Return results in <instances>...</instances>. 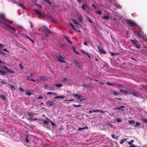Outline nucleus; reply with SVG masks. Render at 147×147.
Returning a JSON list of instances; mask_svg holds the SVG:
<instances>
[{
  "instance_id": "nucleus-58",
  "label": "nucleus",
  "mask_w": 147,
  "mask_h": 147,
  "mask_svg": "<svg viewBox=\"0 0 147 147\" xmlns=\"http://www.w3.org/2000/svg\"><path fill=\"white\" fill-rule=\"evenodd\" d=\"M4 47L2 45L0 44V47L1 48H3Z\"/></svg>"
},
{
  "instance_id": "nucleus-50",
  "label": "nucleus",
  "mask_w": 147,
  "mask_h": 147,
  "mask_svg": "<svg viewBox=\"0 0 147 147\" xmlns=\"http://www.w3.org/2000/svg\"><path fill=\"white\" fill-rule=\"evenodd\" d=\"M19 66L21 69H23V67L21 64H20L19 65Z\"/></svg>"
},
{
  "instance_id": "nucleus-51",
  "label": "nucleus",
  "mask_w": 147,
  "mask_h": 147,
  "mask_svg": "<svg viewBox=\"0 0 147 147\" xmlns=\"http://www.w3.org/2000/svg\"><path fill=\"white\" fill-rule=\"evenodd\" d=\"M49 4H50L51 5V3L49 1H46Z\"/></svg>"
},
{
  "instance_id": "nucleus-38",
  "label": "nucleus",
  "mask_w": 147,
  "mask_h": 147,
  "mask_svg": "<svg viewBox=\"0 0 147 147\" xmlns=\"http://www.w3.org/2000/svg\"><path fill=\"white\" fill-rule=\"evenodd\" d=\"M73 106L75 107L76 108V107H79L81 106H82L81 105H73Z\"/></svg>"
},
{
  "instance_id": "nucleus-26",
  "label": "nucleus",
  "mask_w": 147,
  "mask_h": 147,
  "mask_svg": "<svg viewBox=\"0 0 147 147\" xmlns=\"http://www.w3.org/2000/svg\"><path fill=\"white\" fill-rule=\"evenodd\" d=\"M78 17L79 19L80 22H82V17L80 16H79Z\"/></svg>"
},
{
  "instance_id": "nucleus-15",
  "label": "nucleus",
  "mask_w": 147,
  "mask_h": 147,
  "mask_svg": "<svg viewBox=\"0 0 147 147\" xmlns=\"http://www.w3.org/2000/svg\"><path fill=\"white\" fill-rule=\"evenodd\" d=\"M72 21L73 22V23L75 24H76V26L77 27H78V25L80 26V25L79 24L75 19H73L72 20Z\"/></svg>"
},
{
  "instance_id": "nucleus-33",
  "label": "nucleus",
  "mask_w": 147,
  "mask_h": 147,
  "mask_svg": "<svg viewBox=\"0 0 147 147\" xmlns=\"http://www.w3.org/2000/svg\"><path fill=\"white\" fill-rule=\"evenodd\" d=\"M140 125V123L138 122H137L136 123V125L135 126V127H137L138 126H139Z\"/></svg>"
},
{
  "instance_id": "nucleus-59",
  "label": "nucleus",
  "mask_w": 147,
  "mask_h": 147,
  "mask_svg": "<svg viewBox=\"0 0 147 147\" xmlns=\"http://www.w3.org/2000/svg\"><path fill=\"white\" fill-rule=\"evenodd\" d=\"M88 19L90 23H92V21L90 18H88Z\"/></svg>"
},
{
  "instance_id": "nucleus-30",
  "label": "nucleus",
  "mask_w": 147,
  "mask_h": 147,
  "mask_svg": "<svg viewBox=\"0 0 147 147\" xmlns=\"http://www.w3.org/2000/svg\"><path fill=\"white\" fill-rule=\"evenodd\" d=\"M28 115L31 116H32L35 115L33 113L29 112L28 113Z\"/></svg>"
},
{
  "instance_id": "nucleus-42",
  "label": "nucleus",
  "mask_w": 147,
  "mask_h": 147,
  "mask_svg": "<svg viewBox=\"0 0 147 147\" xmlns=\"http://www.w3.org/2000/svg\"><path fill=\"white\" fill-rule=\"evenodd\" d=\"M19 90L22 92H23L24 91V89L21 87H20L19 89Z\"/></svg>"
},
{
  "instance_id": "nucleus-43",
  "label": "nucleus",
  "mask_w": 147,
  "mask_h": 147,
  "mask_svg": "<svg viewBox=\"0 0 147 147\" xmlns=\"http://www.w3.org/2000/svg\"><path fill=\"white\" fill-rule=\"evenodd\" d=\"M51 124L52 126H54L55 125V124L52 121H51Z\"/></svg>"
},
{
  "instance_id": "nucleus-8",
  "label": "nucleus",
  "mask_w": 147,
  "mask_h": 147,
  "mask_svg": "<svg viewBox=\"0 0 147 147\" xmlns=\"http://www.w3.org/2000/svg\"><path fill=\"white\" fill-rule=\"evenodd\" d=\"M131 42L133 43L135 45L136 47L138 48H140V46L139 45H138L136 44V43L137 42L135 40H131Z\"/></svg>"
},
{
  "instance_id": "nucleus-7",
  "label": "nucleus",
  "mask_w": 147,
  "mask_h": 147,
  "mask_svg": "<svg viewBox=\"0 0 147 147\" xmlns=\"http://www.w3.org/2000/svg\"><path fill=\"white\" fill-rule=\"evenodd\" d=\"M44 31L45 33V34L46 36H48V35L46 34L47 33H51L50 30L48 28H45L44 29Z\"/></svg>"
},
{
  "instance_id": "nucleus-54",
  "label": "nucleus",
  "mask_w": 147,
  "mask_h": 147,
  "mask_svg": "<svg viewBox=\"0 0 147 147\" xmlns=\"http://www.w3.org/2000/svg\"><path fill=\"white\" fill-rule=\"evenodd\" d=\"M52 94V92H48L47 93V95Z\"/></svg>"
},
{
  "instance_id": "nucleus-37",
  "label": "nucleus",
  "mask_w": 147,
  "mask_h": 147,
  "mask_svg": "<svg viewBox=\"0 0 147 147\" xmlns=\"http://www.w3.org/2000/svg\"><path fill=\"white\" fill-rule=\"evenodd\" d=\"M115 6L116 7L118 8H121V6L118 4H116L115 5Z\"/></svg>"
},
{
  "instance_id": "nucleus-56",
  "label": "nucleus",
  "mask_w": 147,
  "mask_h": 147,
  "mask_svg": "<svg viewBox=\"0 0 147 147\" xmlns=\"http://www.w3.org/2000/svg\"><path fill=\"white\" fill-rule=\"evenodd\" d=\"M29 39L30 40L32 43H34V41L31 38H29Z\"/></svg>"
},
{
  "instance_id": "nucleus-34",
  "label": "nucleus",
  "mask_w": 147,
  "mask_h": 147,
  "mask_svg": "<svg viewBox=\"0 0 147 147\" xmlns=\"http://www.w3.org/2000/svg\"><path fill=\"white\" fill-rule=\"evenodd\" d=\"M18 5L19 6H20V7H22L23 9H25V8L23 6L22 4H18Z\"/></svg>"
},
{
  "instance_id": "nucleus-39",
  "label": "nucleus",
  "mask_w": 147,
  "mask_h": 147,
  "mask_svg": "<svg viewBox=\"0 0 147 147\" xmlns=\"http://www.w3.org/2000/svg\"><path fill=\"white\" fill-rule=\"evenodd\" d=\"M107 125L109 127L111 128L113 127V125L111 123L108 124Z\"/></svg>"
},
{
  "instance_id": "nucleus-48",
  "label": "nucleus",
  "mask_w": 147,
  "mask_h": 147,
  "mask_svg": "<svg viewBox=\"0 0 147 147\" xmlns=\"http://www.w3.org/2000/svg\"><path fill=\"white\" fill-rule=\"evenodd\" d=\"M86 5H83L82 6V8L84 9H85V7H86Z\"/></svg>"
},
{
  "instance_id": "nucleus-25",
  "label": "nucleus",
  "mask_w": 147,
  "mask_h": 147,
  "mask_svg": "<svg viewBox=\"0 0 147 147\" xmlns=\"http://www.w3.org/2000/svg\"><path fill=\"white\" fill-rule=\"evenodd\" d=\"M55 86L57 87H61L62 86V85L61 84H57L55 85Z\"/></svg>"
},
{
  "instance_id": "nucleus-31",
  "label": "nucleus",
  "mask_w": 147,
  "mask_h": 147,
  "mask_svg": "<svg viewBox=\"0 0 147 147\" xmlns=\"http://www.w3.org/2000/svg\"><path fill=\"white\" fill-rule=\"evenodd\" d=\"M5 72L4 71H2L0 70V74L1 75H4L5 74Z\"/></svg>"
},
{
  "instance_id": "nucleus-10",
  "label": "nucleus",
  "mask_w": 147,
  "mask_h": 147,
  "mask_svg": "<svg viewBox=\"0 0 147 147\" xmlns=\"http://www.w3.org/2000/svg\"><path fill=\"white\" fill-rule=\"evenodd\" d=\"M47 105L48 107H51L53 105V102L51 101H48L46 102Z\"/></svg>"
},
{
  "instance_id": "nucleus-21",
  "label": "nucleus",
  "mask_w": 147,
  "mask_h": 147,
  "mask_svg": "<svg viewBox=\"0 0 147 147\" xmlns=\"http://www.w3.org/2000/svg\"><path fill=\"white\" fill-rule=\"evenodd\" d=\"M129 124H132L135 123V121L134 120H129Z\"/></svg>"
},
{
  "instance_id": "nucleus-17",
  "label": "nucleus",
  "mask_w": 147,
  "mask_h": 147,
  "mask_svg": "<svg viewBox=\"0 0 147 147\" xmlns=\"http://www.w3.org/2000/svg\"><path fill=\"white\" fill-rule=\"evenodd\" d=\"M7 85L9 86V87L11 89H14L15 88L14 86L13 85H11L9 83Z\"/></svg>"
},
{
  "instance_id": "nucleus-11",
  "label": "nucleus",
  "mask_w": 147,
  "mask_h": 147,
  "mask_svg": "<svg viewBox=\"0 0 147 147\" xmlns=\"http://www.w3.org/2000/svg\"><path fill=\"white\" fill-rule=\"evenodd\" d=\"M124 106H121L120 107H117L116 108H115L113 109V110H121L122 111H123V110L122 109V108H124Z\"/></svg>"
},
{
  "instance_id": "nucleus-4",
  "label": "nucleus",
  "mask_w": 147,
  "mask_h": 147,
  "mask_svg": "<svg viewBox=\"0 0 147 147\" xmlns=\"http://www.w3.org/2000/svg\"><path fill=\"white\" fill-rule=\"evenodd\" d=\"M57 59L59 62L62 63H66L65 61V58L60 56H58L57 57Z\"/></svg>"
},
{
  "instance_id": "nucleus-36",
  "label": "nucleus",
  "mask_w": 147,
  "mask_h": 147,
  "mask_svg": "<svg viewBox=\"0 0 147 147\" xmlns=\"http://www.w3.org/2000/svg\"><path fill=\"white\" fill-rule=\"evenodd\" d=\"M27 80H30V81H33L34 82H36V80L34 79H27Z\"/></svg>"
},
{
  "instance_id": "nucleus-2",
  "label": "nucleus",
  "mask_w": 147,
  "mask_h": 147,
  "mask_svg": "<svg viewBox=\"0 0 147 147\" xmlns=\"http://www.w3.org/2000/svg\"><path fill=\"white\" fill-rule=\"evenodd\" d=\"M138 35L141 38H143V40L144 41H146L147 38H146L144 37V34L143 33H142L141 32L138 31L137 33Z\"/></svg>"
},
{
  "instance_id": "nucleus-12",
  "label": "nucleus",
  "mask_w": 147,
  "mask_h": 147,
  "mask_svg": "<svg viewBox=\"0 0 147 147\" xmlns=\"http://www.w3.org/2000/svg\"><path fill=\"white\" fill-rule=\"evenodd\" d=\"M98 49L99 51L101 53H106L105 51L99 47L98 48Z\"/></svg>"
},
{
  "instance_id": "nucleus-63",
  "label": "nucleus",
  "mask_w": 147,
  "mask_h": 147,
  "mask_svg": "<svg viewBox=\"0 0 147 147\" xmlns=\"http://www.w3.org/2000/svg\"><path fill=\"white\" fill-rule=\"evenodd\" d=\"M131 146V147H136V146L135 145H134V144H132V145H131L130 146Z\"/></svg>"
},
{
  "instance_id": "nucleus-32",
  "label": "nucleus",
  "mask_w": 147,
  "mask_h": 147,
  "mask_svg": "<svg viewBox=\"0 0 147 147\" xmlns=\"http://www.w3.org/2000/svg\"><path fill=\"white\" fill-rule=\"evenodd\" d=\"M134 142V140H131V141H127V142L129 144H131Z\"/></svg>"
},
{
  "instance_id": "nucleus-20",
  "label": "nucleus",
  "mask_w": 147,
  "mask_h": 147,
  "mask_svg": "<svg viewBox=\"0 0 147 147\" xmlns=\"http://www.w3.org/2000/svg\"><path fill=\"white\" fill-rule=\"evenodd\" d=\"M142 120L144 123H147V119L144 118H142Z\"/></svg>"
},
{
  "instance_id": "nucleus-6",
  "label": "nucleus",
  "mask_w": 147,
  "mask_h": 147,
  "mask_svg": "<svg viewBox=\"0 0 147 147\" xmlns=\"http://www.w3.org/2000/svg\"><path fill=\"white\" fill-rule=\"evenodd\" d=\"M36 13L38 14L40 16L43 18L46 17L47 16V15L46 14L42 13L38 10H36Z\"/></svg>"
},
{
  "instance_id": "nucleus-53",
  "label": "nucleus",
  "mask_w": 147,
  "mask_h": 147,
  "mask_svg": "<svg viewBox=\"0 0 147 147\" xmlns=\"http://www.w3.org/2000/svg\"><path fill=\"white\" fill-rule=\"evenodd\" d=\"M100 112H101V113H104L106 111H101L100 110Z\"/></svg>"
},
{
  "instance_id": "nucleus-23",
  "label": "nucleus",
  "mask_w": 147,
  "mask_h": 147,
  "mask_svg": "<svg viewBox=\"0 0 147 147\" xmlns=\"http://www.w3.org/2000/svg\"><path fill=\"white\" fill-rule=\"evenodd\" d=\"M69 24L74 30H75L76 31H77L76 29L74 27V25L71 23H69Z\"/></svg>"
},
{
  "instance_id": "nucleus-18",
  "label": "nucleus",
  "mask_w": 147,
  "mask_h": 147,
  "mask_svg": "<svg viewBox=\"0 0 147 147\" xmlns=\"http://www.w3.org/2000/svg\"><path fill=\"white\" fill-rule=\"evenodd\" d=\"M65 97V96H57L55 97V98H63Z\"/></svg>"
},
{
  "instance_id": "nucleus-49",
  "label": "nucleus",
  "mask_w": 147,
  "mask_h": 147,
  "mask_svg": "<svg viewBox=\"0 0 147 147\" xmlns=\"http://www.w3.org/2000/svg\"><path fill=\"white\" fill-rule=\"evenodd\" d=\"M3 50L7 52H9V51H8L6 49H3Z\"/></svg>"
},
{
  "instance_id": "nucleus-52",
  "label": "nucleus",
  "mask_w": 147,
  "mask_h": 147,
  "mask_svg": "<svg viewBox=\"0 0 147 147\" xmlns=\"http://www.w3.org/2000/svg\"><path fill=\"white\" fill-rule=\"evenodd\" d=\"M106 83L107 84L111 85V86L113 84H112L111 83H109V82H107Z\"/></svg>"
},
{
  "instance_id": "nucleus-57",
  "label": "nucleus",
  "mask_w": 147,
  "mask_h": 147,
  "mask_svg": "<svg viewBox=\"0 0 147 147\" xmlns=\"http://www.w3.org/2000/svg\"><path fill=\"white\" fill-rule=\"evenodd\" d=\"M94 113V110L93 111H89V113Z\"/></svg>"
},
{
  "instance_id": "nucleus-44",
  "label": "nucleus",
  "mask_w": 147,
  "mask_h": 147,
  "mask_svg": "<svg viewBox=\"0 0 147 147\" xmlns=\"http://www.w3.org/2000/svg\"><path fill=\"white\" fill-rule=\"evenodd\" d=\"M26 94L27 95H28V96H30L31 95V93L30 92H28L26 93Z\"/></svg>"
},
{
  "instance_id": "nucleus-45",
  "label": "nucleus",
  "mask_w": 147,
  "mask_h": 147,
  "mask_svg": "<svg viewBox=\"0 0 147 147\" xmlns=\"http://www.w3.org/2000/svg\"><path fill=\"white\" fill-rule=\"evenodd\" d=\"M43 98L41 96H40L37 99H43Z\"/></svg>"
},
{
  "instance_id": "nucleus-16",
  "label": "nucleus",
  "mask_w": 147,
  "mask_h": 147,
  "mask_svg": "<svg viewBox=\"0 0 147 147\" xmlns=\"http://www.w3.org/2000/svg\"><path fill=\"white\" fill-rule=\"evenodd\" d=\"M88 127L87 126H85L84 127L81 128L80 127L78 129V131H80L82 130H84L85 129H88Z\"/></svg>"
},
{
  "instance_id": "nucleus-29",
  "label": "nucleus",
  "mask_w": 147,
  "mask_h": 147,
  "mask_svg": "<svg viewBox=\"0 0 147 147\" xmlns=\"http://www.w3.org/2000/svg\"><path fill=\"white\" fill-rule=\"evenodd\" d=\"M116 120L117 122H121L122 121L121 118H116Z\"/></svg>"
},
{
  "instance_id": "nucleus-60",
  "label": "nucleus",
  "mask_w": 147,
  "mask_h": 147,
  "mask_svg": "<svg viewBox=\"0 0 147 147\" xmlns=\"http://www.w3.org/2000/svg\"><path fill=\"white\" fill-rule=\"evenodd\" d=\"M45 123L46 124H47L49 122L45 120Z\"/></svg>"
},
{
  "instance_id": "nucleus-62",
  "label": "nucleus",
  "mask_w": 147,
  "mask_h": 147,
  "mask_svg": "<svg viewBox=\"0 0 147 147\" xmlns=\"http://www.w3.org/2000/svg\"><path fill=\"white\" fill-rule=\"evenodd\" d=\"M113 93L116 96H117L118 95V94L116 92H113Z\"/></svg>"
},
{
  "instance_id": "nucleus-46",
  "label": "nucleus",
  "mask_w": 147,
  "mask_h": 147,
  "mask_svg": "<svg viewBox=\"0 0 147 147\" xmlns=\"http://www.w3.org/2000/svg\"><path fill=\"white\" fill-rule=\"evenodd\" d=\"M52 94H53V96H56L57 95V93H56L55 92H52Z\"/></svg>"
},
{
  "instance_id": "nucleus-64",
  "label": "nucleus",
  "mask_w": 147,
  "mask_h": 147,
  "mask_svg": "<svg viewBox=\"0 0 147 147\" xmlns=\"http://www.w3.org/2000/svg\"><path fill=\"white\" fill-rule=\"evenodd\" d=\"M84 44L86 46L87 45V43L86 42H85L84 43Z\"/></svg>"
},
{
  "instance_id": "nucleus-9",
  "label": "nucleus",
  "mask_w": 147,
  "mask_h": 147,
  "mask_svg": "<svg viewBox=\"0 0 147 147\" xmlns=\"http://www.w3.org/2000/svg\"><path fill=\"white\" fill-rule=\"evenodd\" d=\"M120 91L121 92L125 93L127 94H130L131 93V92H130L129 90H123L121 89L120 90Z\"/></svg>"
},
{
  "instance_id": "nucleus-61",
  "label": "nucleus",
  "mask_w": 147,
  "mask_h": 147,
  "mask_svg": "<svg viewBox=\"0 0 147 147\" xmlns=\"http://www.w3.org/2000/svg\"><path fill=\"white\" fill-rule=\"evenodd\" d=\"M73 49L74 51L76 53V51L74 47H73Z\"/></svg>"
},
{
  "instance_id": "nucleus-47",
  "label": "nucleus",
  "mask_w": 147,
  "mask_h": 147,
  "mask_svg": "<svg viewBox=\"0 0 147 147\" xmlns=\"http://www.w3.org/2000/svg\"><path fill=\"white\" fill-rule=\"evenodd\" d=\"M100 110H94V112H100Z\"/></svg>"
},
{
  "instance_id": "nucleus-40",
  "label": "nucleus",
  "mask_w": 147,
  "mask_h": 147,
  "mask_svg": "<svg viewBox=\"0 0 147 147\" xmlns=\"http://www.w3.org/2000/svg\"><path fill=\"white\" fill-rule=\"evenodd\" d=\"M5 64V63L1 60L0 59V65Z\"/></svg>"
},
{
  "instance_id": "nucleus-41",
  "label": "nucleus",
  "mask_w": 147,
  "mask_h": 147,
  "mask_svg": "<svg viewBox=\"0 0 147 147\" xmlns=\"http://www.w3.org/2000/svg\"><path fill=\"white\" fill-rule=\"evenodd\" d=\"M96 12L98 14L101 15L102 14V13L100 11H97Z\"/></svg>"
},
{
  "instance_id": "nucleus-27",
  "label": "nucleus",
  "mask_w": 147,
  "mask_h": 147,
  "mask_svg": "<svg viewBox=\"0 0 147 147\" xmlns=\"http://www.w3.org/2000/svg\"><path fill=\"white\" fill-rule=\"evenodd\" d=\"M111 137L114 139H118V137L117 136L115 137L114 135L112 134L111 135Z\"/></svg>"
},
{
  "instance_id": "nucleus-1",
  "label": "nucleus",
  "mask_w": 147,
  "mask_h": 147,
  "mask_svg": "<svg viewBox=\"0 0 147 147\" xmlns=\"http://www.w3.org/2000/svg\"><path fill=\"white\" fill-rule=\"evenodd\" d=\"M0 23L3 24V25H1L3 27L9 31L10 32L13 33L15 31V30L13 28L10 26L8 25L5 24L3 23L0 21Z\"/></svg>"
},
{
  "instance_id": "nucleus-5",
  "label": "nucleus",
  "mask_w": 147,
  "mask_h": 147,
  "mask_svg": "<svg viewBox=\"0 0 147 147\" xmlns=\"http://www.w3.org/2000/svg\"><path fill=\"white\" fill-rule=\"evenodd\" d=\"M0 16L4 20L7 21H8L9 22V23L11 24L13 22L12 21H10L9 20H7V19L5 18V16L4 14L3 13L0 14Z\"/></svg>"
},
{
  "instance_id": "nucleus-55",
  "label": "nucleus",
  "mask_w": 147,
  "mask_h": 147,
  "mask_svg": "<svg viewBox=\"0 0 147 147\" xmlns=\"http://www.w3.org/2000/svg\"><path fill=\"white\" fill-rule=\"evenodd\" d=\"M92 7H94V8L95 9L96 8V5H94V4H92Z\"/></svg>"
},
{
  "instance_id": "nucleus-24",
  "label": "nucleus",
  "mask_w": 147,
  "mask_h": 147,
  "mask_svg": "<svg viewBox=\"0 0 147 147\" xmlns=\"http://www.w3.org/2000/svg\"><path fill=\"white\" fill-rule=\"evenodd\" d=\"M0 97H1L3 100H6V98L5 96L3 95H0Z\"/></svg>"
},
{
  "instance_id": "nucleus-19",
  "label": "nucleus",
  "mask_w": 147,
  "mask_h": 147,
  "mask_svg": "<svg viewBox=\"0 0 147 147\" xmlns=\"http://www.w3.org/2000/svg\"><path fill=\"white\" fill-rule=\"evenodd\" d=\"M102 18L103 19H106L109 20V15H107L106 16H102Z\"/></svg>"
},
{
  "instance_id": "nucleus-35",
  "label": "nucleus",
  "mask_w": 147,
  "mask_h": 147,
  "mask_svg": "<svg viewBox=\"0 0 147 147\" xmlns=\"http://www.w3.org/2000/svg\"><path fill=\"white\" fill-rule=\"evenodd\" d=\"M7 71H8V72L10 73H14V72L13 71L11 70H10L9 69H7Z\"/></svg>"
},
{
  "instance_id": "nucleus-22",
  "label": "nucleus",
  "mask_w": 147,
  "mask_h": 147,
  "mask_svg": "<svg viewBox=\"0 0 147 147\" xmlns=\"http://www.w3.org/2000/svg\"><path fill=\"white\" fill-rule=\"evenodd\" d=\"M127 139H124L123 140H122L120 142V143L121 144H122L125 141L127 140Z\"/></svg>"
},
{
  "instance_id": "nucleus-14",
  "label": "nucleus",
  "mask_w": 147,
  "mask_h": 147,
  "mask_svg": "<svg viewBox=\"0 0 147 147\" xmlns=\"http://www.w3.org/2000/svg\"><path fill=\"white\" fill-rule=\"evenodd\" d=\"M130 94H132L133 96H135L137 97H141V96L140 94H137L136 93H132L131 92V93Z\"/></svg>"
},
{
  "instance_id": "nucleus-13",
  "label": "nucleus",
  "mask_w": 147,
  "mask_h": 147,
  "mask_svg": "<svg viewBox=\"0 0 147 147\" xmlns=\"http://www.w3.org/2000/svg\"><path fill=\"white\" fill-rule=\"evenodd\" d=\"M73 96H74L75 97H78L77 99L79 100L82 97V96L79 94H72Z\"/></svg>"
},
{
  "instance_id": "nucleus-28",
  "label": "nucleus",
  "mask_w": 147,
  "mask_h": 147,
  "mask_svg": "<svg viewBox=\"0 0 147 147\" xmlns=\"http://www.w3.org/2000/svg\"><path fill=\"white\" fill-rule=\"evenodd\" d=\"M81 52H82V53H85V54H86L87 55V56L90 58V55H89L88 54V53H87L85 51H84L83 50H81Z\"/></svg>"
},
{
  "instance_id": "nucleus-3",
  "label": "nucleus",
  "mask_w": 147,
  "mask_h": 147,
  "mask_svg": "<svg viewBox=\"0 0 147 147\" xmlns=\"http://www.w3.org/2000/svg\"><path fill=\"white\" fill-rule=\"evenodd\" d=\"M126 22L127 24H129L131 26H137L136 23L132 20H127L126 21Z\"/></svg>"
}]
</instances>
